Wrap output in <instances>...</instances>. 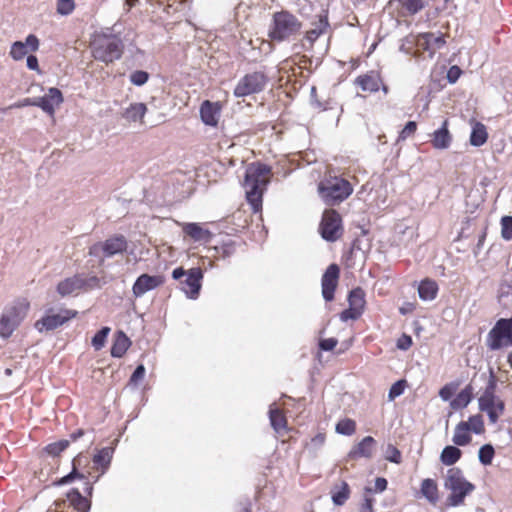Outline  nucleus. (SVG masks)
<instances>
[{
    "mask_svg": "<svg viewBox=\"0 0 512 512\" xmlns=\"http://www.w3.org/2000/svg\"><path fill=\"white\" fill-rule=\"evenodd\" d=\"M269 179L270 169L267 166L258 163L247 168L244 187L247 200L254 211L261 208L264 187Z\"/></svg>",
    "mask_w": 512,
    "mask_h": 512,
    "instance_id": "f257e3e1",
    "label": "nucleus"
},
{
    "mask_svg": "<svg viewBox=\"0 0 512 512\" xmlns=\"http://www.w3.org/2000/svg\"><path fill=\"white\" fill-rule=\"evenodd\" d=\"M30 310V302L18 298L5 306L0 314V338L8 340L18 329Z\"/></svg>",
    "mask_w": 512,
    "mask_h": 512,
    "instance_id": "f03ea898",
    "label": "nucleus"
},
{
    "mask_svg": "<svg viewBox=\"0 0 512 512\" xmlns=\"http://www.w3.org/2000/svg\"><path fill=\"white\" fill-rule=\"evenodd\" d=\"M91 45L96 60L108 64L121 57L122 45L115 37L98 34L94 36Z\"/></svg>",
    "mask_w": 512,
    "mask_h": 512,
    "instance_id": "7ed1b4c3",
    "label": "nucleus"
},
{
    "mask_svg": "<svg viewBox=\"0 0 512 512\" xmlns=\"http://www.w3.org/2000/svg\"><path fill=\"white\" fill-rule=\"evenodd\" d=\"M445 488L451 492L447 497L448 505L458 506L466 495L473 491L474 486L464 478L459 469L452 468L447 472Z\"/></svg>",
    "mask_w": 512,
    "mask_h": 512,
    "instance_id": "20e7f679",
    "label": "nucleus"
},
{
    "mask_svg": "<svg viewBox=\"0 0 512 512\" xmlns=\"http://www.w3.org/2000/svg\"><path fill=\"white\" fill-rule=\"evenodd\" d=\"M300 28V22L293 15L288 12H278L274 14L269 37L272 40L282 41L297 33Z\"/></svg>",
    "mask_w": 512,
    "mask_h": 512,
    "instance_id": "39448f33",
    "label": "nucleus"
},
{
    "mask_svg": "<svg viewBox=\"0 0 512 512\" xmlns=\"http://www.w3.org/2000/svg\"><path fill=\"white\" fill-rule=\"evenodd\" d=\"M77 316V311L65 308H51L35 322V329L42 333L54 330Z\"/></svg>",
    "mask_w": 512,
    "mask_h": 512,
    "instance_id": "423d86ee",
    "label": "nucleus"
},
{
    "mask_svg": "<svg viewBox=\"0 0 512 512\" xmlns=\"http://www.w3.org/2000/svg\"><path fill=\"white\" fill-rule=\"evenodd\" d=\"M318 191L327 204H334L347 198L352 193V187L348 181L335 178L320 183Z\"/></svg>",
    "mask_w": 512,
    "mask_h": 512,
    "instance_id": "0eeeda50",
    "label": "nucleus"
},
{
    "mask_svg": "<svg viewBox=\"0 0 512 512\" xmlns=\"http://www.w3.org/2000/svg\"><path fill=\"white\" fill-rule=\"evenodd\" d=\"M495 387L496 380L491 373L488 387L479 398L480 410L487 412L492 423H495L498 420L504 410V403L494 394Z\"/></svg>",
    "mask_w": 512,
    "mask_h": 512,
    "instance_id": "6e6552de",
    "label": "nucleus"
},
{
    "mask_svg": "<svg viewBox=\"0 0 512 512\" xmlns=\"http://www.w3.org/2000/svg\"><path fill=\"white\" fill-rule=\"evenodd\" d=\"M488 346L492 350L512 346V318L500 319L489 332Z\"/></svg>",
    "mask_w": 512,
    "mask_h": 512,
    "instance_id": "1a4fd4ad",
    "label": "nucleus"
},
{
    "mask_svg": "<svg viewBox=\"0 0 512 512\" xmlns=\"http://www.w3.org/2000/svg\"><path fill=\"white\" fill-rule=\"evenodd\" d=\"M90 281L95 284L98 283V280L95 277L87 280L82 275H73L61 280L56 286V291L60 297H67L76 294L83 289L92 287Z\"/></svg>",
    "mask_w": 512,
    "mask_h": 512,
    "instance_id": "9d476101",
    "label": "nucleus"
},
{
    "mask_svg": "<svg viewBox=\"0 0 512 512\" xmlns=\"http://www.w3.org/2000/svg\"><path fill=\"white\" fill-rule=\"evenodd\" d=\"M63 101L62 92L58 88L51 87L42 97L35 98L32 102H27V104L37 106L48 115L53 116Z\"/></svg>",
    "mask_w": 512,
    "mask_h": 512,
    "instance_id": "9b49d317",
    "label": "nucleus"
},
{
    "mask_svg": "<svg viewBox=\"0 0 512 512\" xmlns=\"http://www.w3.org/2000/svg\"><path fill=\"white\" fill-rule=\"evenodd\" d=\"M322 237L327 241L337 240L342 232L341 218L334 210H327L323 214L320 225Z\"/></svg>",
    "mask_w": 512,
    "mask_h": 512,
    "instance_id": "f8f14e48",
    "label": "nucleus"
},
{
    "mask_svg": "<svg viewBox=\"0 0 512 512\" xmlns=\"http://www.w3.org/2000/svg\"><path fill=\"white\" fill-rule=\"evenodd\" d=\"M445 43V36L443 34H434L430 32L421 33L415 40V54L427 51L429 52V56L432 57L436 50L443 47Z\"/></svg>",
    "mask_w": 512,
    "mask_h": 512,
    "instance_id": "ddd939ff",
    "label": "nucleus"
},
{
    "mask_svg": "<svg viewBox=\"0 0 512 512\" xmlns=\"http://www.w3.org/2000/svg\"><path fill=\"white\" fill-rule=\"evenodd\" d=\"M265 77L260 73L246 75L237 84L234 94L237 97H244L261 91L265 86Z\"/></svg>",
    "mask_w": 512,
    "mask_h": 512,
    "instance_id": "4468645a",
    "label": "nucleus"
},
{
    "mask_svg": "<svg viewBox=\"0 0 512 512\" xmlns=\"http://www.w3.org/2000/svg\"><path fill=\"white\" fill-rule=\"evenodd\" d=\"M40 40L34 34H29L24 41H15L12 43L9 56L15 60L19 61L24 59V57L29 52H36L39 49Z\"/></svg>",
    "mask_w": 512,
    "mask_h": 512,
    "instance_id": "2eb2a0df",
    "label": "nucleus"
},
{
    "mask_svg": "<svg viewBox=\"0 0 512 512\" xmlns=\"http://www.w3.org/2000/svg\"><path fill=\"white\" fill-rule=\"evenodd\" d=\"M365 294L360 289L351 291L348 301L349 308L341 313V319L346 321L348 319H357L363 312L365 307Z\"/></svg>",
    "mask_w": 512,
    "mask_h": 512,
    "instance_id": "dca6fc26",
    "label": "nucleus"
},
{
    "mask_svg": "<svg viewBox=\"0 0 512 512\" xmlns=\"http://www.w3.org/2000/svg\"><path fill=\"white\" fill-rule=\"evenodd\" d=\"M340 270L336 264H331L322 277V295L326 301H331L338 285Z\"/></svg>",
    "mask_w": 512,
    "mask_h": 512,
    "instance_id": "f3484780",
    "label": "nucleus"
},
{
    "mask_svg": "<svg viewBox=\"0 0 512 512\" xmlns=\"http://www.w3.org/2000/svg\"><path fill=\"white\" fill-rule=\"evenodd\" d=\"M127 249V241L123 236H114L95 245L94 250L101 251L105 256L111 257Z\"/></svg>",
    "mask_w": 512,
    "mask_h": 512,
    "instance_id": "a211bd4d",
    "label": "nucleus"
},
{
    "mask_svg": "<svg viewBox=\"0 0 512 512\" xmlns=\"http://www.w3.org/2000/svg\"><path fill=\"white\" fill-rule=\"evenodd\" d=\"M163 282L160 276L141 275L133 285V294L136 297L142 296L146 292L158 287Z\"/></svg>",
    "mask_w": 512,
    "mask_h": 512,
    "instance_id": "6ab92c4d",
    "label": "nucleus"
},
{
    "mask_svg": "<svg viewBox=\"0 0 512 512\" xmlns=\"http://www.w3.org/2000/svg\"><path fill=\"white\" fill-rule=\"evenodd\" d=\"M221 106L218 102L204 101L200 107V116L206 125H217L220 118Z\"/></svg>",
    "mask_w": 512,
    "mask_h": 512,
    "instance_id": "aec40b11",
    "label": "nucleus"
},
{
    "mask_svg": "<svg viewBox=\"0 0 512 512\" xmlns=\"http://www.w3.org/2000/svg\"><path fill=\"white\" fill-rule=\"evenodd\" d=\"M146 112V104L142 102H134L124 109L122 117L129 123H142Z\"/></svg>",
    "mask_w": 512,
    "mask_h": 512,
    "instance_id": "412c9836",
    "label": "nucleus"
},
{
    "mask_svg": "<svg viewBox=\"0 0 512 512\" xmlns=\"http://www.w3.org/2000/svg\"><path fill=\"white\" fill-rule=\"evenodd\" d=\"M375 451V440L371 436L363 438L357 445H355L349 453L353 459L357 458H370Z\"/></svg>",
    "mask_w": 512,
    "mask_h": 512,
    "instance_id": "4be33fe9",
    "label": "nucleus"
},
{
    "mask_svg": "<svg viewBox=\"0 0 512 512\" xmlns=\"http://www.w3.org/2000/svg\"><path fill=\"white\" fill-rule=\"evenodd\" d=\"M203 278V273L199 268H192L187 271V279L185 281L188 289H186V294L190 298H196L199 294L201 288V279Z\"/></svg>",
    "mask_w": 512,
    "mask_h": 512,
    "instance_id": "5701e85b",
    "label": "nucleus"
},
{
    "mask_svg": "<svg viewBox=\"0 0 512 512\" xmlns=\"http://www.w3.org/2000/svg\"><path fill=\"white\" fill-rule=\"evenodd\" d=\"M448 121L445 120L440 129L436 130L432 135V144L436 149H447L451 143V135L447 128Z\"/></svg>",
    "mask_w": 512,
    "mask_h": 512,
    "instance_id": "b1692460",
    "label": "nucleus"
},
{
    "mask_svg": "<svg viewBox=\"0 0 512 512\" xmlns=\"http://www.w3.org/2000/svg\"><path fill=\"white\" fill-rule=\"evenodd\" d=\"M182 229L194 241L208 242L211 238V233L197 223L183 224Z\"/></svg>",
    "mask_w": 512,
    "mask_h": 512,
    "instance_id": "393cba45",
    "label": "nucleus"
},
{
    "mask_svg": "<svg viewBox=\"0 0 512 512\" xmlns=\"http://www.w3.org/2000/svg\"><path fill=\"white\" fill-rule=\"evenodd\" d=\"M389 4L403 15L414 14L423 7L421 0H391Z\"/></svg>",
    "mask_w": 512,
    "mask_h": 512,
    "instance_id": "a878e982",
    "label": "nucleus"
},
{
    "mask_svg": "<svg viewBox=\"0 0 512 512\" xmlns=\"http://www.w3.org/2000/svg\"><path fill=\"white\" fill-rule=\"evenodd\" d=\"M438 293V285L434 280L424 279L418 286V294L423 301H432Z\"/></svg>",
    "mask_w": 512,
    "mask_h": 512,
    "instance_id": "bb28decb",
    "label": "nucleus"
},
{
    "mask_svg": "<svg viewBox=\"0 0 512 512\" xmlns=\"http://www.w3.org/2000/svg\"><path fill=\"white\" fill-rule=\"evenodd\" d=\"M131 345L130 339L122 331L116 333L114 342L111 348V355L113 357H122Z\"/></svg>",
    "mask_w": 512,
    "mask_h": 512,
    "instance_id": "cd10ccee",
    "label": "nucleus"
},
{
    "mask_svg": "<svg viewBox=\"0 0 512 512\" xmlns=\"http://www.w3.org/2000/svg\"><path fill=\"white\" fill-rule=\"evenodd\" d=\"M488 133L484 124L480 122H473L472 131L470 135V144L474 147H480L487 142Z\"/></svg>",
    "mask_w": 512,
    "mask_h": 512,
    "instance_id": "c85d7f7f",
    "label": "nucleus"
},
{
    "mask_svg": "<svg viewBox=\"0 0 512 512\" xmlns=\"http://www.w3.org/2000/svg\"><path fill=\"white\" fill-rule=\"evenodd\" d=\"M421 493L432 504H436L439 500L438 486L432 479H425L422 481Z\"/></svg>",
    "mask_w": 512,
    "mask_h": 512,
    "instance_id": "c756f323",
    "label": "nucleus"
},
{
    "mask_svg": "<svg viewBox=\"0 0 512 512\" xmlns=\"http://www.w3.org/2000/svg\"><path fill=\"white\" fill-rule=\"evenodd\" d=\"M472 387L466 386L462 389L453 400L450 402V407L453 410H459L465 408L472 400Z\"/></svg>",
    "mask_w": 512,
    "mask_h": 512,
    "instance_id": "7c9ffc66",
    "label": "nucleus"
},
{
    "mask_svg": "<svg viewBox=\"0 0 512 512\" xmlns=\"http://www.w3.org/2000/svg\"><path fill=\"white\" fill-rule=\"evenodd\" d=\"M452 440L458 446H465L471 442V432L466 424L460 422L456 425Z\"/></svg>",
    "mask_w": 512,
    "mask_h": 512,
    "instance_id": "2f4dec72",
    "label": "nucleus"
},
{
    "mask_svg": "<svg viewBox=\"0 0 512 512\" xmlns=\"http://www.w3.org/2000/svg\"><path fill=\"white\" fill-rule=\"evenodd\" d=\"M67 501L77 512H86L90 508L89 501L77 490H72L67 494Z\"/></svg>",
    "mask_w": 512,
    "mask_h": 512,
    "instance_id": "473e14b6",
    "label": "nucleus"
},
{
    "mask_svg": "<svg viewBox=\"0 0 512 512\" xmlns=\"http://www.w3.org/2000/svg\"><path fill=\"white\" fill-rule=\"evenodd\" d=\"M461 455L462 452L458 447L448 445L442 450L440 461L446 466H451L461 458Z\"/></svg>",
    "mask_w": 512,
    "mask_h": 512,
    "instance_id": "72a5a7b5",
    "label": "nucleus"
},
{
    "mask_svg": "<svg viewBox=\"0 0 512 512\" xmlns=\"http://www.w3.org/2000/svg\"><path fill=\"white\" fill-rule=\"evenodd\" d=\"M76 8L75 0H56L55 10L60 16L71 15Z\"/></svg>",
    "mask_w": 512,
    "mask_h": 512,
    "instance_id": "f704fd0d",
    "label": "nucleus"
},
{
    "mask_svg": "<svg viewBox=\"0 0 512 512\" xmlns=\"http://www.w3.org/2000/svg\"><path fill=\"white\" fill-rule=\"evenodd\" d=\"M357 83L361 86L363 91L374 92L379 89L378 79L373 76L359 77Z\"/></svg>",
    "mask_w": 512,
    "mask_h": 512,
    "instance_id": "c9c22d12",
    "label": "nucleus"
},
{
    "mask_svg": "<svg viewBox=\"0 0 512 512\" xmlns=\"http://www.w3.org/2000/svg\"><path fill=\"white\" fill-rule=\"evenodd\" d=\"M495 451L492 445L486 444L479 449L478 457L479 461L483 465H490L492 463Z\"/></svg>",
    "mask_w": 512,
    "mask_h": 512,
    "instance_id": "e433bc0d",
    "label": "nucleus"
},
{
    "mask_svg": "<svg viewBox=\"0 0 512 512\" xmlns=\"http://www.w3.org/2000/svg\"><path fill=\"white\" fill-rule=\"evenodd\" d=\"M467 425L470 432L480 434L484 431V423L482 417L479 415L472 416L468 419V421H462Z\"/></svg>",
    "mask_w": 512,
    "mask_h": 512,
    "instance_id": "4c0bfd02",
    "label": "nucleus"
},
{
    "mask_svg": "<svg viewBox=\"0 0 512 512\" xmlns=\"http://www.w3.org/2000/svg\"><path fill=\"white\" fill-rule=\"evenodd\" d=\"M356 430V424L351 419H343L336 425V431L343 435H352Z\"/></svg>",
    "mask_w": 512,
    "mask_h": 512,
    "instance_id": "58836bf2",
    "label": "nucleus"
},
{
    "mask_svg": "<svg viewBox=\"0 0 512 512\" xmlns=\"http://www.w3.org/2000/svg\"><path fill=\"white\" fill-rule=\"evenodd\" d=\"M458 388H459V383L458 382H449V383L445 384L439 390V397L443 401H448L458 391Z\"/></svg>",
    "mask_w": 512,
    "mask_h": 512,
    "instance_id": "ea45409f",
    "label": "nucleus"
},
{
    "mask_svg": "<svg viewBox=\"0 0 512 512\" xmlns=\"http://www.w3.org/2000/svg\"><path fill=\"white\" fill-rule=\"evenodd\" d=\"M109 332L110 328L104 327L92 338V345L96 350H100L104 347Z\"/></svg>",
    "mask_w": 512,
    "mask_h": 512,
    "instance_id": "a19ab883",
    "label": "nucleus"
},
{
    "mask_svg": "<svg viewBox=\"0 0 512 512\" xmlns=\"http://www.w3.org/2000/svg\"><path fill=\"white\" fill-rule=\"evenodd\" d=\"M350 490L346 483H342V486L338 492L332 495V500L335 505H343L349 498Z\"/></svg>",
    "mask_w": 512,
    "mask_h": 512,
    "instance_id": "79ce46f5",
    "label": "nucleus"
},
{
    "mask_svg": "<svg viewBox=\"0 0 512 512\" xmlns=\"http://www.w3.org/2000/svg\"><path fill=\"white\" fill-rule=\"evenodd\" d=\"M270 420L276 431H279L285 427V418L278 409L270 410Z\"/></svg>",
    "mask_w": 512,
    "mask_h": 512,
    "instance_id": "37998d69",
    "label": "nucleus"
},
{
    "mask_svg": "<svg viewBox=\"0 0 512 512\" xmlns=\"http://www.w3.org/2000/svg\"><path fill=\"white\" fill-rule=\"evenodd\" d=\"M501 236L505 240L512 239V216H504L501 219Z\"/></svg>",
    "mask_w": 512,
    "mask_h": 512,
    "instance_id": "c03bdc74",
    "label": "nucleus"
},
{
    "mask_svg": "<svg viewBox=\"0 0 512 512\" xmlns=\"http://www.w3.org/2000/svg\"><path fill=\"white\" fill-rule=\"evenodd\" d=\"M129 79L133 85L142 86L148 81L149 74L146 71L136 70L130 74Z\"/></svg>",
    "mask_w": 512,
    "mask_h": 512,
    "instance_id": "a18cd8bd",
    "label": "nucleus"
},
{
    "mask_svg": "<svg viewBox=\"0 0 512 512\" xmlns=\"http://www.w3.org/2000/svg\"><path fill=\"white\" fill-rule=\"evenodd\" d=\"M69 445V442L67 440H61L59 442L52 443L46 447L47 453L51 455H58L60 452H62L64 449L67 448Z\"/></svg>",
    "mask_w": 512,
    "mask_h": 512,
    "instance_id": "49530a36",
    "label": "nucleus"
},
{
    "mask_svg": "<svg viewBox=\"0 0 512 512\" xmlns=\"http://www.w3.org/2000/svg\"><path fill=\"white\" fill-rule=\"evenodd\" d=\"M385 458L390 462L398 464L401 461L400 451L396 447L389 445L385 451Z\"/></svg>",
    "mask_w": 512,
    "mask_h": 512,
    "instance_id": "de8ad7c7",
    "label": "nucleus"
},
{
    "mask_svg": "<svg viewBox=\"0 0 512 512\" xmlns=\"http://www.w3.org/2000/svg\"><path fill=\"white\" fill-rule=\"evenodd\" d=\"M326 27V22L323 19H320L319 25L317 28L312 29L306 33V39L312 43L323 31Z\"/></svg>",
    "mask_w": 512,
    "mask_h": 512,
    "instance_id": "09e8293b",
    "label": "nucleus"
},
{
    "mask_svg": "<svg viewBox=\"0 0 512 512\" xmlns=\"http://www.w3.org/2000/svg\"><path fill=\"white\" fill-rule=\"evenodd\" d=\"M417 129V123L415 121H409L400 133V139L404 140L407 137L413 135Z\"/></svg>",
    "mask_w": 512,
    "mask_h": 512,
    "instance_id": "8fccbe9b",
    "label": "nucleus"
},
{
    "mask_svg": "<svg viewBox=\"0 0 512 512\" xmlns=\"http://www.w3.org/2000/svg\"><path fill=\"white\" fill-rule=\"evenodd\" d=\"M387 488V480L383 477H378L375 480V488H365V492L371 493L372 491L375 492H383Z\"/></svg>",
    "mask_w": 512,
    "mask_h": 512,
    "instance_id": "3c124183",
    "label": "nucleus"
},
{
    "mask_svg": "<svg viewBox=\"0 0 512 512\" xmlns=\"http://www.w3.org/2000/svg\"><path fill=\"white\" fill-rule=\"evenodd\" d=\"M404 391V384L402 381H398L392 385L389 391V398L394 399L400 396Z\"/></svg>",
    "mask_w": 512,
    "mask_h": 512,
    "instance_id": "603ef678",
    "label": "nucleus"
},
{
    "mask_svg": "<svg viewBox=\"0 0 512 512\" xmlns=\"http://www.w3.org/2000/svg\"><path fill=\"white\" fill-rule=\"evenodd\" d=\"M26 65H27L28 69L33 70V71L37 72L38 74L42 73V71L39 67L38 59L36 56L28 55L27 59H26Z\"/></svg>",
    "mask_w": 512,
    "mask_h": 512,
    "instance_id": "864d4df0",
    "label": "nucleus"
},
{
    "mask_svg": "<svg viewBox=\"0 0 512 512\" xmlns=\"http://www.w3.org/2000/svg\"><path fill=\"white\" fill-rule=\"evenodd\" d=\"M109 460H110V451L108 449H104V450L100 451L94 457V461L101 465H106L109 462Z\"/></svg>",
    "mask_w": 512,
    "mask_h": 512,
    "instance_id": "5fc2aeb1",
    "label": "nucleus"
},
{
    "mask_svg": "<svg viewBox=\"0 0 512 512\" xmlns=\"http://www.w3.org/2000/svg\"><path fill=\"white\" fill-rule=\"evenodd\" d=\"M461 75V69L458 66H452L448 70L447 79L450 83H455Z\"/></svg>",
    "mask_w": 512,
    "mask_h": 512,
    "instance_id": "6e6d98bb",
    "label": "nucleus"
},
{
    "mask_svg": "<svg viewBox=\"0 0 512 512\" xmlns=\"http://www.w3.org/2000/svg\"><path fill=\"white\" fill-rule=\"evenodd\" d=\"M412 345V339L408 335H402L397 340V347L401 350H407Z\"/></svg>",
    "mask_w": 512,
    "mask_h": 512,
    "instance_id": "4d7b16f0",
    "label": "nucleus"
},
{
    "mask_svg": "<svg viewBox=\"0 0 512 512\" xmlns=\"http://www.w3.org/2000/svg\"><path fill=\"white\" fill-rule=\"evenodd\" d=\"M360 512H373V499L367 494L364 495V502L361 505Z\"/></svg>",
    "mask_w": 512,
    "mask_h": 512,
    "instance_id": "13d9d810",
    "label": "nucleus"
},
{
    "mask_svg": "<svg viewBox=\"0 0 512 512\" xmlns=\"http://www.w3.org/2000/svg\"><path fill=\"white\" fill-rule=\"evenodd\" d=\"M336 344L337 340L334 338L323 339L320 341V348L322 350L330 351L336 346Z\"/></svg>",
    "mask_w": 512,
    "mask_h": 512,
    "instance_id": "bf43d9fd",
    "label": "nucleus"
},
{
    "mask_svg": "<svg viewBox=\"0 0 512 512\" xmlns=\"http://www.w3.org/2000/svg\"><path fill=\"white\" fill-rule=\"evenodd\" d=\"M144 374H145L144 366L139 365L136 368V370L134 371V373L132 374L130 381L136 383L144 377Z\"/></svg>",
    "mask_w": 512,
    "mask_h": 512,
    "instance_id": "052dcab7",
    "label": "nucleus"
},
{
    "mask_svg": "<svg viewBox=\"0 0 512 512\" xmlns=\"http://www.w3.org/2000/svg\"><path fill=\"white\" fill-rule=\"evenodd\" d=\"M75 477H81L79 474L76 473V469L74 468L73 471L68 474L67 476L61 478V480L58 482L59 484H65L70 482Z\"/></svg>",
    "mask_w": 512,
    "mask_h": 512,
    "instance_id": "680f3d73",
    "label": "nucleus"
},
{
    "mask_svg": "<svg viewBox=\"0 0 512 512\" xmlns=\"http://www.w3.org/2000/svg\"><path fill=\"white\" fill-rule=\"evenodd\" d=\"M185 274H187V272L183 269V268H177L173 271V278L174 279H179L181 278L182 276H184Z\"/></svg>",
    "mask_w": 512,
    "mask_h": 512,
    "instance_id": "e2e57ef3",
    "label": "nucleus"
},
{
    "mask_svg": "<svg viewBox=\"0 0 512 512\" xmlns=\"http://www.w3.org/2000/svg\"><path fill=\"white\" fill-rule=\"evenodd\" d=\"M414 308H415V305H414V304H410V303H409V304H407V305H405V306H402V307L400 308V312H401L402 314H407V313L412 312V311L414 310Z\"/></svg>",
    "mask_w": 512,
    "mask_h": 512,
    "instance_id": "0e129e2a",
    "label": "nucleus"
},
{
    "mask_svg": "<svg viewBox=\"0 0 512 512\" xmlns=\"http://www.w3.org/2000/svg\"><path fill=\"white\" fill-rule=\"evenodd\" d=\"M33 100H30V99H25L23 102L17 104L18 107H22V106H28L29 104H27V102H32Z\"/></svg>",
    "mask_w": 512,
    "mask_h": 512,
    "instance_id": "69168bd1",
    "label": "nucleus"
},
{
    "mask_svg": "<svg viewBox=\"0 0 512 512\" xmlns=\"http://www.w3.org/2000/svg\"><path fill=\"white\" fill-rule=\"evenodd\" d=\"M136 1H137V0H127V5H128L129 7H132V6L135 4V2H136Z\"/></svg>",
    "mask_w": 512,
    "mask_h": 512,
    "instance_id": "338daca9",
    "label": "nucleus"
},
{
    "mask_svg": "<svg viewBox=\"0 0 512 512\" xmlns=\"http://www.w3.org/2000/svg\"><path fill=\"white\" fill-rule=\"evenodd\" d=\"M508 362H509V364H510V366L512 368V353L508 357Z\"/></svg>",
    "mask_w": 512,
    "mask_h": 512,
    "instance_id": "774afa93",
    "label": "nucleus"
}]
</instances>
